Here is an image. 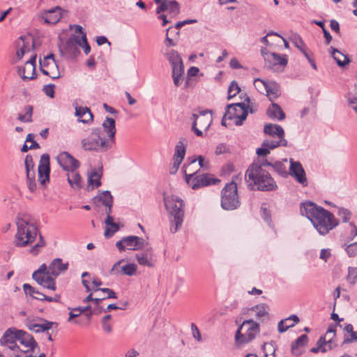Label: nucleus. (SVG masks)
Here are the masks:
<instances>
[{
    "label": "nucleus",
    "mask_w": 357,
    "mask_h": 357,
    "mask_svg": "<svg viewBox=\"0 0 357 357\" xmlns=\"http://www.w3.org/2000/svg\"><path fill=\"white\" fill-rule=\"evenodd\" d=\"M269 307L266 304L257 305L250 308L251 311L255 312L256 318L259 320H264L268 317Z\"/></svg>",
    "instance_id": "obj_38"
},
{
    "label": "nucleus",
    "mask_w": 357,
    "mask_h": 357,
    "mask_svg": "<svg viewBox=\"0 0 357 357\" xmlns=\"http://www.w3.org/2000/svg\"><path fill=\"white\" fill-rule=\"evenodd\" d=\"M248 111L245 102L235 103L227 105L226 112L222 120V125L226 126V121L234 120L236 126H241L246 119Z\"/></svg>",
    "instance_id": "obj_9"
},
{
    "label": "nucleus",
    "mask_w": 357,
    "mask_h": 357,
    "mask_svg": "<svg viewBox=\"0 0 357 357\" xmlns=\"http://www.w3.org/2000/svg\"><path fill=\"white\" fill-rule=\"evenodd\" d=\"M36 55H31L24 66L18 68V74L24 80H30L35 78Z\"/></svg>",
    "instance_id": "obj_20"
},
{
    "label": "nucleus",
    "mask_w": 357,
    "mask_h": 357,
    "mask_svg": "<svg viewBox=\"0 0 357 357\" xmlns=\"http://www.w3.org/2000/svg\"><path fill=\"white\" fill-rule=\"evenodd\" d=\"M192 119L193 121L192 130L197 136L202 137L203 132L201 129L207 130L212 123L211 112L206 109L199 112V114L193 113Z\"/></svg>",
    "instance_id": "obj_10"
},
{
    "label": "nucleus",
    "mask_w": 357,
    "mask_h": 357,
    "mask_svg": "<svg viewBox=\"0 0 357 357\" xmlns=\"http://www.w3.org/2000/svg\"><path fill=\"white\" fill-rule=\"evenodd\" d=\"M172 76H182L184 73V67L183 62L181 63L172 66Z\"/></svg>",
    "instance_id": "obj_62"
},
{
    "label": "nucleus",
    "mask_w": 357,
    "mask_h": 357,
    "mask_svg": "<svg viewBox=\"0 0 357 357\" xmlns=\"http://www.w3.org/2000/svg\"><path fill=\"white\" fill-rule=\"evenodd\" d=\"M44 75H46L51 77L52 79H58L61 77V73L59 70V67L55 61H50V66L45 68L42 71Z\"/></svg>",
    "instance_id": "obj_39"
},
{
    "label": "nucleus",
    "mask_w": 357,
    "mask_h": 357,
    "mask_svg": "<svg viewBox=\"0 0 357 357\" xmlns=\"http://www.w3.org/2000/svg\"><path fill=\"white\" fill-rule=\"evenodd\" d=\"M144 240L142 238L136 236H129L123 237L116 243V248L119 251L126 249L130 250H139L144 248Z\"/></svg>",
    "instance_id": "obj_13"
},
{
    "label": "nucleus",
    "mask_w": 357,
    "mask_h": 357,
    "mask_svg": "<svg viewBox=\"0 0 357 357\" xmlns=\"http://www.w3.org/2000/svg\"><path fill=\"white\" fill-rule=\"evenodd\" d=\"M300 211L302 215L306 216L310 220L320 235H326L339 225V220L331 212L314 202L303 203Z\"/></svg>",
    "instance_id": "obj_1"
},
{
    "label": "nucleus",
    "mask_w": 357,
    "mask_h": 357,
    "mask_svg": "<svg viewBox=\"0 0 357 357\" xmlns=\"http://www.w3.org/2000/svg\"><path fill=\"white\" fill-rule=\"evenodd\" d=\"M135 257L141 266L147 267H153L155 266V259L151 248H146L142 252L136 254Z\"/></svg>",
    "instance_id": "obj_23"
},
{
    "label": "nucleus",
    "mask_w": 357,
    "mask_h": 357,
    "mask_svg": "<svg viewBox=\"0 0 357 357\" xmlns=\"http://www.w3.org/2000/svg\"><path fill=\"white\" fill-rule=\"evenodd\" d=\"M340 326L342 327V325H340L339 323L337 324L335 326H330L325 334V335L320 337L319 338H324V342H323V344L324 345H326V348H328V350H331L333 347L336 346L335 342H334L333 339L335 337V327Z\"/></svg>",
    "instance_id": "obj_29"
},
{
    "label": "nucleus",
    "mask_w": 357,
    "mask_h": 357,
    "mask_svg": "<svg viewBox=\"0 0 357 357\" xmlns=\"http://www.w3.org/2000/svg\"><path fill=\"white\" fill-rule=\"evenodd\" d=\"M77 36H75L74 38H70L66 41L63 47L65 53L72 56H76V54L79 53Z\"/></svg>",
    "instance_id": "obj_40"
},
{
    "label": "nucleus",
    "mask_w": 357,
    "mask_h": 357,
    "mask_svg": "<svg viewBox=\"0 0 357 357\" xmlns=\"http://www.w3.org/2000/svg\"><path fill=\"white\" fill-rule=\"evenodd\" d=\"M292 43L301 52H304L305 50H307L305 44L298 36H295L294 37Z\"/></svg>",
    "instance_id": "obj_58"
},
{
    "label": "nucleus",
    "mask_w": 357,
    "mask_h": 357,
    "mask_svg": "<svg viewBox=\"0 0 357 357\" xmlns=\"http://www.w3.org/2000/svg\"><path fill=\"white\" fill-rule=\"evenodd\" d=\"M18 331H20V329L13 327L9 328L4 332L0 339L1 345L13 351L14 357L15 354H19L20 351V347L16 342L18 340Z\"/></svg>",
    "instance_id": "obj_12"
},
{
    "label": "nucleus",
    "mask_w": 357,
    "mask_h": 357,
    "mask_svg": "<svg viewBox=\"0 0 357 357\" xmlns=\"http://www.w3.org/2000/svg\"><path fill=\"white\" fill-rule=\"evenodd\" d=\"M267 84L268 82H265L259 78H257L254 80V86L256 89L261 93H265Z\"/></svg>",
    "instance_id": "obj_55"
},
{
    "label": "nucleus",
    "mask_w": 357,
    "mask_h": 357,
    "mask_svg": "<svg viewBox=\"0 0 357 357\" xmlns=\"http://www.w3.org/2000/svg\"><path fill=\"white\" fill-rule=\"evenodd\" d=\"M331 54L337 64L340 67H344L350 62L347 56L333 47H331Z\"/></svg>",
    "instance_id": "obj_37"
},
{
    "label": "nucleus",
    "mask_w": 357,
    "mask_h": 357,
    "mask_svg": "<svg viewBox=\"0 0 357 357\" xmlns=\"http://www.w3.org/2000/svg\"><path fill=\"white\" fill-rule=\"evenodd\" d=\"M68 268V263H63L60 258H56L48 266L47 273L51 277L56 278L61 273H64Z\"/></svg>",
    "instance_id": "obj_25"
},
{
    "label": "nucleus",
    "mask_w": 357,
    "mask_h": 357,
    "mask_svg": "<svg viewBox=\"0 0 357 357\" xmlns=\"http://www.w3.org/2000/svg\"><path fill=\"white\" fill-rule=\"evenodd\" d=\"M38 181L42 185L46 184L50 181V156L47 153L41 155L40 162L38 167Z\"/></svg>",
    "instance_id": "obj_15"
},
{
    "label": "nucleus",
    "mask_w": 357,
    "mask_h": 357,
    "mask_svg": "<svg viewBox=\"0 0 357 357\" xmlns=\"http://www.w3.org/2000/svg\"><path fill=\"white\" fill-rule=\"evenodd\" d=\"M17 232L14 244L16 247L24 248L32 244L39 234L34 218L27 214L20 215L16 220Z\"/></svg>",
    "instance_id": "obj_2"
},
{
    "label": "nucleus",
    "mask_w": 357,
    "mask_h": 357,
    "mask_svg": "<svg viewBox=\"0 0 357 357\" xmlns=\"http://www.w3.org/2000/svg\"><path fill=\"white\" fill-rule=\"evenodd\" d=\"M337 215L342 218L343 222H347L351 218V212L347 208L341 207L338 208Z\"/></svg>",
    "instance_id": "obj_53"
},
{
    "label": "nucleus",
    "mask_w": 357,
    "mask_h": 357,
    "mask_svg": "<svg viewBox=\"0 0 357 357\" xmlns=\"http://www.w3.org/2000/svg\"><path fill=\"white\" fill-rule=\"evenodd\" d=\"M350 226L353 227L351 231V238L349 241H354L350 243L346 248V251L349 257H354L357 255V227L354 225V222L349 223Z\"/></svg>",
    "instance_id": "obj_30"
},
{
    "label": "nucleus",
    "mask_w": 357,
    "mask_h": 357,
    "mask_svg": "<svg viewBox=\"0 0 357 357\" xmlns=\"http://www.w3.org/2000/svg\"><path fill=\"white\" fill-rule=\"evenodd\" d=\"M102 127L104 132L107 135L105 141L108 142V145L112 148L115 142L116 124L114 119L107 116L102 123Z\"/></svg>",
    "instance_id": "obj_24"
},
{
    "label": "nucleus",
    "mask_w": 357,
    "mask_h": 357,
    "mask_svg": "<svg viewBox=\"0 0 357 357\" xmlns=\"http://www.w3.org/2000/svg\"><path fill=\"white\" fill-rule=\"evenodd\" d=\"M75 109V115L78 117V121L85 124H89L93 122V116L89 107L76 105Z\"/></svg>",
    "instance_id": "obj_28"
},
{
    "label": "nucleus",
    "mask_w": 357,
    "mask_h": 357,
    "mask_svg": "<svg viewBox=\"0 0 357 357\" xmlns=\"http://www.w3.org/2000/svg\"><path fill=\"white\" fill-rule=\"evenodd\" d=\"M264 132L272 137H284V132L283 128L276 124L268 123L264 126Z\"/></svg>",
    "instance_id": "obj_35"
},
{
    "label": "nucleus",
    "mask_w": 357,
    "mask_h": 357,
    "mask_svg": "<svg viewBox=\"0 0 357 357\" xmlns=\"http://www.w3.org/2000/svg\"><path fill=\"white\" fill-rule=\"evenodd\" d=\"M39 241L37 243L30 249V252L33 255H36L40 252V249L45 245V241L40 234L39 235Z\"/></svg>",
    "instance_id": "obj_56"
},
{
    "label": "nucleus",
    "mask_w": 357,
    "mask_h": 357,
    "mask_svg": "<svg viewBox=\"0 0 357 357\" xmlns=\"http://www.w3.org/2000/svg\"><path fill=\"white\" fill-rule=\"evenodd\" d=\"M239 206L237 185L232 181L227 183L221 191V206L225 210H234Z\"/></svg>",
    "instance_id": "obj_8"
},
{
    "label": "nucleus",
    "mask_w": 357,
    "mask_h": 357,
    "mask_svg": "<svg viewBox=\"0 0 357 357\" xmlns=\"http://www.w3.org/2000/svg\"><path fill=\"white\" fill-rule=\"evenodd\" d=\"M287 141L284 137L278 139H266L263 142V146H267L270 150L278 146H287Z\"/></svg>",
    "instance_id": "obj_43"
},
{
    "label": "nucleus",
    "mask_w": 357,
    "mask_h": 357,
    "mask_svg": "<svg viewBox=\"0 0 357 357\" xmlns=\"http://www.w3.org/2000/svg\"><path fill=\"white\" fill-rule=\"evenodd\" d=\"M25 37L21 36L18 41V45L22 47L17 51L16 55L18 59H21L25 53L30 52L29 43L25 42Z\"/></svg>",
    "instance_id": "obj_45"
},
{
    "label": "nucleus",
    "mask_w": 357,
    "mask_h": 357,
    "mask_svg": "<svg viewBox=\"0 0 357 357\" xmlns=\"http://www.w3.org/2000/svg\"><path fill=\"white\" fill-rule=\"evenodd\" d=\"M241 91V89L236 81H232L228 89V95L227 99L230 100L231 98L236 96Z\"/></svg>",
    "instance_id": "obj_52"
},
{
    "label": "nucleus",
    "mask_w": 357,
    "mask_h": 357,
    "mask_svg": "<svg viewBox=\"0 0 357 357\" xmlns=\"http://www.w3.org/2000/svg\"><path fill=\"white\" fill-rule=\"evenodd\" d=\"M259 333V324L252 319L245 320L236 332L235 339L238 344H245L252 340Z\"/></svg>",
    "instance_id": "obj_7"
},
{
    "label": "nucleus",
    "mask_w": 357,
    "mask_h": 357,
    "mask_svg": "<svg viewBox=\"0 0 357 357\" xmlns=\"http://www.w3.org/2000/svg\"><path fill=\"white\" fill-rule=\"evenodd\" d=\"M56 160L66 171L76 170L79 167V162L66 151L60 153L56 157Z\"/></svg>",
    "instance_id": "obj_17"
},
{
    "label": "nucleus",
    "mask_w": 357,
    "mask_h": 357,
    "mask_svg": "<svg viewBox=\"0 0 357 357\" xmlns=\"http://www.w3.org/2000/svg\"><path fill=\"white\" fill-rule=\"evenodd\" d=\"M166 10L173 15H178L180 12L178 3L175 0H162V3L156 9V13L159 14Z\"/></svg>",
    "instance_id": "obj_27"
},
{
    "label": "nucleus",
    "mask_w": 357,
    "mask_h": 357,
    "mask_svg": "<svg viewBox=\"0 0 357 357\" xmlns=\"http://www.w3.org/2000/svg\"><path fill=\"white\" fill-rule=\"evenodd\" d=\"M265 61L269 63L270 68L276 65L285 66L287 63L285 56H280L276 53H266Z\"/></svg>",
    "instance_id": "obj_31"
},
{
    "label": "nucleus",
    "mask_w": 357,
    "mask_h": 357,
    "mask_svg": "<svg viewBox=\"0 0 357 357\" xmlns=\"http://www.w3.org/2000/svg\"><path fill=\"white\" fill-rule=\"evenodd\" d=\"M100 178L101 174L99 172L96 171H93L91 172L88 178L89 187L91 185V189H93L94 187H99L101 184Z\"/></svg>",
    "instance_id": "obj_47"
},
{
    "label": "nucleus",
    "mask_w": 357,
    "mask_h": 357,
    "mask_svg": "<svg viewBox=\"0 0 357 357\" xmlns=\"http://www.w3.org/2000/svg\"><path fill=\"white\" fill-rule=\"evenodd\" d=\"M197 160H198L199 166L200 168H203L205 170H208L209 169V161L206 160L202 155H199L197 158L195 157H190L187 159V165H190V169H192V166L195 165Z\"/></svg>",
    "instance_id": "obj_42"
},
{
    "label": "nucleus",
    "mask_w": 357,
    "mask_h": 357,
    "mask_svg": "<svg viewBox=\"0 0 357 357\" xmlns=\"http://www.w3.org/2000/svg\"><path fill=\"white\" fill-rule=\"evenodd\" d=\"M344 331L346 333L344 334V339L342 344L357 342V331H354V327L351 324H347L344 328Z\"/></svg>",
    "instance_id": "obj_41"
},
{
    "label": "nucleus",
    "mask_w": 357,
    "mask_h": 357,
    "mask_svg": "<svg viewBox=\"0 0 357 357\" xmlns=\"http://www.w3.org/2000/svg\"><path fill=\"white\" fill-rule=\"evenodd\" d=\"M119 229L118 224L114 222L109 227H106L104 235L106 238H110Z\"/></svg>",
    "instance_id": "obj_60"
},
{
    "label": "nucleus",
    "mask_w": 357,
    "mask_h": 357,
    "mask_svg": "<svg viewBox=\"0 0 357 357\" xmlns=\"http://www.w3.org/2000/svg\"><path fill=\"white\" fill-rule=\"evenodd\" d=\"M167 210L170 214L171 231L176 232L182 226L184 218V203L177 196L172 195L164 199Z\"/></svg>",
    "instance_id": "obj_4"
},
{
    "label": "nucleus",
    "mask_w": 357,
    "mask_h": 357,
    "mask_svg": "<svg viewBox=\"0 0 357 357\" xmlns=\"http://www.w3.org/2000/svg\"><path fill=\"white\" fill-rule=\"evenodd\" d=\"M299 322V318L297 315L292 314L289 317L281 320L278 324V329L280 333H284L287 329L293 327L295 324Z\"/></svg>",
    "instance_id": "obj_32"
},
{
    "label": "nucleus",
    "mask_w": 357,
    "mask_h": 357,
    "mask_svg": "<svg viewBox=\"0 0 357 357\" xmlns=\"http://www.w3.org/2000/svg\"><path fill=\"white\" fill-rule=\"evenodd\" d=\"M23 289L26 295H29L30 296L40 301H47L49 302H59L60 300L59 295H55L54 297L45 296V294L35 289L29 284H24L23 285Z\"/></svg>",
    "instance_id": "obj_22"
},
{
    "label": "nucleus",
    "mask_w": 357,
    "mask_h": 357,
    "mask_svg": "<svg viewBox=\"0 0 357 357\" xmlns=\"http://www.w3.org/2000/svg\"><path fill=\"white\" fill-rule=\"evenodd\" d=\"M125 259H121L116 262L111 271L110 273L112 275L123 274L128 276H132L135 274L137 266L135 264H124Z\"/></svg>",
    "instance_id": "obj_18"
},
{
    "label": "nucleus",
    "mask_w": 357,
    "mask_h": 357,
    "mask_svg": "<svg viewBox=\"0 0 357 357\" xmlns=\"http://www.w3.org/2000/svg\"><path fill=\"white\" fill-rule=\"evenodd\" d=\"M68 174V182L70 186L75 190H79L82 188V178L80 175L75 171H69Z\"/></svg>",
    "instance_id": "obj_36"
},
{
    "label": "nucleus",
    "mask_w": 357,
    "mask_h": 357,
    "mask_svg": "<svg viewBox=\"0 0 357 357\" xmlns=\"http://www.w3.org/2000/svg\"><path fill=\"white\" fill-rule=\"evenodd\" d=\"M96 199L101 202L105 206L113 204V197L108 190L101 192L96 197Z\"/></svg>",
    "instance_id": "obj_48"
},
{
    "label": "nucleus",
    "mask_w": 357,
    "mask_h": 357,
    "mask_svg": "<svg viewBox=\"0 0 357 357\" xmlns=\"http://www.w3.org/2000/svg\"><path fill=\"white\" fill-rule=\"evenodd\" d=\"M323 342H324V338H319L317 342V347H312L310 349V351L316 354L318 353L319 351L325 353L329 351L328 348H326V345H324L323 344Z\"/></svg>",
    "instance_id": "obj_57"
},
{
    "label": "nucleus",
    "mask_w": 357,
    "mask_h": 357,
    "mask_svg": "<svg viewBox=\"0 0 357 357\" xmlns=\"http://www.w3.org/2000/svg\"><path fill=\"white\" fill-rule=\"evenodd\" d=\"M265 93L268 99L273 101L281 94L279 84L275 82H268Z\"/></svg>",
    "instance_id": "obj_34"
},
{
    "label": "nucleus",
    "mask_w": 357,
    "mask_h": 357,
    "mask_svg": "<svg viewBox=\"0 0 357 357\" xmlns=\"http://www.w3.org/2000/svg\"><path fill=\"white\" fill-rule=\"evenodd\" d=\"M172 27L170 26L166 30V38L164 41V44L167 47H174L176 45V43L169 37V33L172 32Z\"/></svg>",
    "instance_id": "obj_63"
},
{
    "label": "nucleus",
    "mask_w": 357,
    "mask_h": 357,
    "mask_svg": "<svg viewBox=\"0 0 357 357\" xmlns=\"http://www.w3.org/2000/svg\"><path fill=\"white\" fill-rule=\"evenodd\" d=\"M17 333L19 334L17 341L25 348L24 351L20 349L19 354L23 355L29 351L34 352L36 349H38V343L31 334L23 330H20Z\"/></svg>",
    "instance_id": "obj_14"
},
{
    "label": "nucleus",
    "mask_w": 357,
    "mask_h": 357,
    "mask_svg": "<svg viewBox=\"0 0 357 357\" xmlns=\"http://www.w3.org/2000/svg\"><path fill=\"white\" fill-rule=\"evenodd\" d=\"M245 179L258 190L272 191L278 188L277 184L270 174L257 164H252L245 172Z\"/></svg>",
    "instance_id": "obj_3"
},
{
    "label": "nucleus",
    "mask_w": 357,
    "mask_h": 357,
    "mask_svg": "<svg viewBox=\"0 0 357 357\" xmlns=\"http://www.w3.org/2000/svg\"><path fill=\"white\" fill-rule=\"evenodd\" d=\"M24 163L26 174V185L30 192H33L37 189V183L32 157L27 155L25 158Z\"/></svg>",
    "instance_id": "obj_16"
},
{
    "label": "nucleus",
    "mask_w": 357,
    "mask_h": 357,
    "mask_svg": "<svg viewBox=\"0 0 357 357\" xmlns=\"http://www.w3.org/2000/svg\"><path fill=\"white\" fill-rule=\"evenodd\" d=\"M183 172L186 183L194 190L219 182L218 179L213 178L211 174H199L198 171L194 172L190 169V165H184Z\"/></svg>",
    "instance_id": "obj_5"
},
{
    "label": "nucleus",
    "mask_w": 357,
    "mask_h": 357,
    "mask_svg": "<svg viewBox=\"0 0 357 357\" xmlns=\"http://www.w3.org/2000/svg\"><path fill=\"white\" fill-rule=\"evenodd\" d=\"M267 115L272 119L283 120L285 114L281 107L276 103H272L267 109Z\"/></svg>",
    "instance_id": "obj_33"
},
{
    "label": "nucleus",
    "mask_w": 357,
    "mask_h": 357,
    "mask_svg": "<svg viewBox=\"0 0 357 357\" xmlns=\"http://www.w3.org/2000/svg\"><path fill=\"white\" fill-rule=\"evenodd\" d=\"M165 56L171 66H175L183 62L178 52L176 50H171L165 53Z\"/></svg>",
    "instance_id": "obj_46"
},
{
    "label": "nucleus",
    "mask_w": 357,
    "mask_h": 357,
    "mask_svg": "<svg viewBox=\"0 0 357 357\" xmlns=\"http://www.w3.org/2000/svg\"><path fill=\"white\" fill-rule=\"evenodd\" d=\"M56 324L52 321H50L47 320H44L43 323L41 324H37L36 327L33 332L38 333H43L46 332L52 328V326Z\"/></svg>",
    "instance_id": "obj_50"
},
{
    "label": "nucleus",
    "mask_w": 357,
    "mask_h": 357,
    "mask_svg": "<svg viewBox=\"0 0 357 357\" xmlns=\"http://www.w3.org/2000/svg\"><path fill=\"white\" fill-rule=\"evenodd\" d=\"M24 114H20L18 115L17 119L22 122H31L32 121V114H33V107L30 105H26L24 109Z\"/></svg>",
    "instance_id": "obj_49"
},
{
    "label": "nucleus",
    "mask_w": 357,
    "mask_h": 357,
    "mask_svg": "<svg viewBox=\"0 0 357 357\" xmlns=\"http://www.w3.org/2000/svg\"><path fill=\"white\" fill-rule=\"evenodd\" d=\"M81 145L85 151L97 152H105L111 149L99 128H93L88 137L82 139Z\"/></svg>",
    "instance_id": "obj_6"
},
{
    "label": "nucleus",
    "mask_w": 357,
    "mask_h": 357,
    "mask_svg": "<svg viewBox=\"0 0 357 357\" xmlns=\"http://www.w3.org/2000/svg\"><path fill=\"white\" fill-rule=\"evenodd\" d=\"M280 175L287 176L288 172L286 166L282 162H275L271 166Z\"/></svg>",
    "instance_id": "obj_54"
},
{
    "label": "nucleus",
    "mask_w": 357,
    "mask_h": 357,
    "mask_svg": "<svg viewBox=\"0 0 357 357\" xmlns=\"http://www.w3.org/2000/svg\"><path fill=\"white\" fill-rule=\"evenodd\" d=\"M307 340L308 337L306 335H301L291 346L292 353L296 355L300 354L301 351L299 350V347L304 346Z\"/></svg>",
    "instance_id": "obj_44"
},
{
    "label": "nucleus",
    "mask_w": 357,
    "mask_h": 357,
    "mask_svg": "<svg viewBox=\"0 0 357 357\" xmlns=\"http://www.w3.org/2000/svg\"><path fill=\"white\" fill-rule=\"evenodd\" d=\"M78 45L84 49V52L86 54H88L91 51L90 45L87 42L86 35L83 34L82 36H77Z\"/></svg>",
    "instance_id": "obj_51"
},
{
    "label": "nucleus",
    "mask_w": 357,
    "mask_h": 357,
    "mask_svg": "<svg viewBox=\"0 0 357 357\" xmlns=\"http://www.w3.org/2000/svg\"><path fill=\"white\" fill-rule=\"evenodd\" d=\"M347 280L351 284H355L357 280V267L349 268Z\"/></svg>",
    "instance_id": "obj_59"
},
{
    "label": "nucleus",
    "mask_w": 357,
    "mask_h": 357,
    "mask_svg": "<svg viewBox=\"0 0 357 357\" xmlns=\"http://www.w3.org/2000/svg\"><path fill=\"white\" fill-rule=\"evenodd\" d=\"M290 167L289 174L294 177L296 181L303 186L307 185V180L305 172L300 162L294 161L290 159Z\"/></svg>",
    "instance_id": "obj_19"
},
{
    "label": "nucleus",
    "mask_w": 357,
    "mask_h": 357,
    "mask_svg": "<svg viewBox=\"0 0 357 357\" xmlns=\"http://www.w3.org/2000/svg\"><path fill=\"white\" fill-rule=\"evenodd\" d=\"M187 141L185 138H180L176 143L173 155V167L176 171L181 164L186 152Z\"/></svg>",
    "instance_id": "obj_21"
},
{
    "label": "nucleus",
    "mask_w": 357,
    "mask_h": 357,
    "mask_svg": "<svg viewBox=\"0 0 357 357\" xmlns=\"http://www.w3.org/2000/svg\"><path fill=\"white\" fill-rule=\"evenodd\" d=\"M48 267L45 264H43L38 270L34 271L32 275L33 279L43 288L54 291L56 289V282L51 275L47 273Z\"/></svg>",
    "instance_id": "obj_11"
},
{
    "label": "nucleus",
    "mask_w": 357,
    "mask_h": 357,
    "mask_svg": "<svg viewBox=\"0 0 357 357\" xmlns=\"http://www.w3.org/2000/svg\"><path fill=\"white\" fill-rule=\"evenodd\" d=\"M245 101L247 103L245 104V108L250 113L252 114L257 110V105L255 102H251L249 97H246Z\"/></svg>",
    "instance_id": "obj_64"
},
{
    "label": "nucleus",
    "mask_w": 357,
    "mask_h": 357,
    "mask_svg": "<svg viewBox=\"0 0 357 357\" xmlns=\"http://www.w3.org/2000/svg\"><path fill=\"white\" fill-rule=\"evenodd\" d=\"M61 10L62 9L60 6H56L45 11L41 17L44 20L45 23L54 24L61 18Z\"/></svg>",
    "instance_id": "obj_26"
},
{
    "label": "nucleus",
    "mask_w": 357,
    "mask_h": 357,
    "mask_svg": "<svg viewBox=\"0 0 357 357\" xmlns=\"http://www.w3.org/2000/svg\"><path fill=\"white\" fill-rule=\"evenodd\" d=\"M50 61H55L54 55L52 54H50L45 56L43 60H40L41 71L45 70V68H47V66H50Z\"/></svg>",
    "instance_id": "obj_61"
}]
</instances>
